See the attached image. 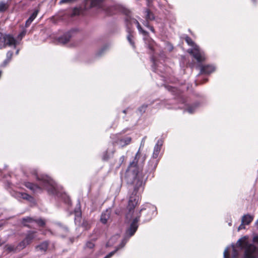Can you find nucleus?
I'll list each match as a JSON object with an SVG mask.
<instances>
[{"label":"nucleus","instance_id":"obj_56","mask_svg":"<svg viewBox=\"0 0 258 258\" xmlns=\"http://www.w3.org/2000/svg\"><path fill=\"white\" fill-rule=\"evenodd\" d=\"M3 226V224H0V228Z\"/></svg>","mask_w":258,"mask_h":258},{"label":"nucleus","instance_id":"obj_13","mask_svg":"<svg viewBox=\"0 0 258 258\" xmlns=\"http://www.w3.org/2000/svg\"><path fill=\"white\" fill-rule=\"evenodd\" d=\"M49 242L47 241H45L41 242L40 244L36 246L35 249L37 251L41 252H45L48 249Z\"/></svg>","mask_w":258,"mask_h":258},{"label":"nucleus","instance_id":"obj_21","mask_svg":"<svg viewBox=\"0 0 258 258\" xmlns=\"http://www.w3.org/2000/svg\"><path fill=\"white\" fill-rule=\"evenodd\" d=\"M160 150H161V149L159 148L158 145L155 146L153 155H152V157L151 158L158 159V157Z\"/></svg>","mask_w":258,"mask_h":258},{"label":"nucleus","instance_id":"obj_33","mask_svg":"<svg viewBox=\"0 0 258 258\" xmlns=\"http://www.w3.org/2000/svg\"><path fill=\"white\" fill-rule=\"evenodd\" d=\"M196 107H197V105H194L192 106H189L187 108L186 110L189 113H194Z\"/></svg>","mask_w":258,"mask_h":258},{"label":"nucleus","instance_id":"obj_28","mask_svg":"<svg viewBox=\"0 0 258 258\" xmlns=\"http://www.w3.org/2000/svg\"><path fill=\"white\" fill-rule=\"evenodd\" d=\"M8 7L7 4L4 2L0 3V12H4L6 11Z\"/></svg>","mask_w":258,"mask_h":258},{"label":"nucleus","instance_id":"obj_52","mask_svg":"<svg viewBox=\"0 0 258 258\" xmlns=\"http://www.w3.org/2000/svg\"><path fill=\"white\" fill-rule=\"evenodd\" d=\"M144 210H146V209H141V210H140V212H139V214H141V213L143 211H144Z\"/></svg>","mask_w":258,"mask_h":258},{"label":"nucleus","instance_id":"obj_49","mask_svg":"<svg viewBox=\"0 0 258 258\" xmlns=\"http://www.w3.org/2000/svg\"><path fill=\"white\" fill-rule=\"evenodd\" d=\"M128 108H126L122 111V112L124 114H126L127 113V110Z\"/></svg>","mask_w":258,"mask_h":258},{"label":"nucleus","instance_id":"obj_34","mask_svg":"<svg viewBox=\"0 0 258 258\" xmlns=\"http://www.w3.org/2000/svg\"><path fill=\"white\" fill-rule=\"evenodd\" d=\"M118 250V248H116L114 250L109 252L107 255H106L104 258H110Z\"/></svg>","mask_w":258,"mask_h":258},{"label":"nucleus","instance_id":"obj_45","mask_svg":"<svg viewBox=\"0 0 258 258\" xmlns=\"http://www.w3.org/2000/svg\"><path fill=\"white\" fill-rule=\"evenodd\" d=\"M149 21H147V20H146L143 21V24H144V25L145 26H146L147 28H149L150 27V26L149 25Z\"/></svg>","mask_w":258,"mask_h":258},{"label":"nucleus","instance_id":"obj_25","mask_svg":"<svg viewBox=\"0 0 258 258\" xmlns=\"http://www.w3.org/2000/svg\"><path fill=\"white\" fill-rule=\"evenodd\" d=\"M108 45H104L97 52L96 55L97 56H101L108 49Z\"/></svg>","mask_w":258,"mask_h":258},{"label":"nucleus","instance_id":"obj_43","mask_svg":"<svg viewBox=\"0 0 258 258\" xmlns=\"http://www.w3.org/2000/svg\"><path fill=\"white\" fill-rule=\"evenodd\" d=\"M224 258H229V253L227 249H226L224 250Z\"/></svg>","mask_w":258,"mask_h":258},{"label":"nucleus","instance_id":"obj_5","mask_svg":"<svg viewBox=\"0 0 258 258\" xmlns=\"http://www.w3.org/2000/svg\"><path fill=\"white\" fill-rule=\"evenodd\" d=\"M120 11L122 13H123L125 16V27H126V19L128 18V22L132 24V29H133V24L135 23L137 25V28L139 31L143 34L145 36L148 35L149 33L147 31L144 30L140 25L139 22L135 18H133L131 16V11L124 8H122L120 9Z\"/></svg>","mask_w":258,"mask_h":258},{"label":"nucleus","instance_id":"obj_26","mask_svg":"<svg viewBox=\"0 0 258 258\" xmlns=\"http://www.w3.org/2000/svg\"><path fill=\"white\" fill-rule=\"evenodd\" d=\"M34 222H36L40 227H43L45 225V221L41 218L38 219H34Z\"/></svg>","mask_w":258,"mask_h":258},{"label":"nucleus","instance_id":"obj_9","mask_svg":"<svg viewBox=\"0 0 258 258\" xmlns=\"http://www.w3.org/2000/svg\"><path fill=\"white\" fill-rule=\"evenodd\" d=\"M128 19H126V31L127 33V39L133 48H135V43L134 41V36L133 35L134 30L132 29V24L128 22Z\"/></svg>","mask_w":258,"mask_h":258},{"label":"nucleus","instance_id":"obj_2","mask_svg":"<svg viewBox=\"0 0 258 258\" xmlns=\"http://www.w3.org/2000/svg\"><path fill=\"white\" fill-rule=\"evenodd\" d=\"M36 179L39 181V185L27 181L24 182L23 185L33 192L43 188L47 190L49 194L57 197L62 196V194L58 190L56 183L50 177L45 175H36Z\"/></svg>","mask_w":258,"mask_h":258},{"label":"nucleus","instance_id":"obj_38","mask_svg":"<svg viewBox=\"0 0 258 258\" xmlns=\"http://www.w3.org/2000/svg\"><path fill=\"white\" fill-rule=\"evenodd\" d=\"M5 248L7 250H8L9 252L12 251L15 249L14 247L13 246L10 245H6Z\"/></svg>","mask_w":258,"mask_h":258},{"label":"nucleus","instance_id":"obj_55","mask_svg":"<svg viewBox=\"0 0 258 258\" xmlns=\"http://www.w3.org/2000/svg\"><path fill=\"white\" fill-rule=\"evenodd\" d=\"M145 160V157H143V160L144 161Z\"/></svg>","mask_w":258,"mask_h":258},{"label":"nucleus","instance_id":"obj_27","mask_svg":"<svg viewBox=\"0 0 258 258\" xmlns=\"http://www.w3.org/2000/svg\"><path fill=\"white\" fill-rule=\"evenodd\" d=\"M29 245L28 243H27L25 240L24 239L21 242H20L18 245V247L19 249H22L26 247L27 245Z\"/></svg>","mask_w":258,"mask_h":258},{"label":"nucleus","instance_id":"obj_8","mask_svg":"<svg viewBox=\"0 0 258 258\" xmlns=\"http://www.w3.org/2000/svg\"><path fill=\"white\" fill-rule=\"evenodd\" d=\"M187 52L192 55L199 62H201L205 59L204 56L200 52L199 47L197 45H196L192 49H188Z\"/></svg>","mask_w":258,"mask_h":258},{"label":"nucleus","instance_id":"obj_1","mask_svg":"<svg viewBox=\"0 0 258 258\" xmlns=\"http://www.w3.org/2000/svg\"><path fill=\"white\" fill-rule=\"evenodd\" d=\"M140 156V153L139 151L134 160L130 164L125 175V180L131 190L125 213L126 218L129 220L133 218L135 208L138 205L140 199V194L138 192L139 188L146 182L150 175L153 174L159 160L151 158L148 163L147 169L145 170V172L139 173L137 171V165Z\"/></svg>","mask_w":258,"mask_h":258},{"label":"nucleus","instance_id":"obj_60","mask_svg":"<svg viewBox=\"0 0 258 258\" xmlns=\"http://www.w3.org/2000/svg\"><path fill=\"white\" fill-rule=\"evenodd\" d=\"M34 174H36V171H35V172H34Z\"/></svg>","mask_w":258,"mask_h":258},{"label":"nucleus","instance_id":"obj_50","mask_svg":"<svg viewBox=\"0 0 258 258\" xmlns=\"http://www.w3.org/2000/svg\"><path fill=\"white\" fill-rule=\"evenodd\" d=\"M63 229H64V230L65 231L68 232V231H69L68 228L67 227H63Z\"/></svg>","mask_w":258,"mask_h":258},{"label":"nucleus","instance_id":"obj_31","mask_svg":"<svg viewBox=\"0 0 258 258\" xmlns=\"http://www.w3.org/2000/svg\"><path fill=\"white\" fill-rule=\"evenodd\" d=\"M148 107L147 104H143L138 108V111L143 114L145 112L147 108Z\"/></svg>","mask_w":258,"mask_h":258},{"label":"nucleus","instance_id":"obj_37","mask_svg":"<svg viewBox=\"0 0 258 258\" xmlns=\"http://www.w3.org/2000/svg\"><path fill=\"white\" fill-rule=\"evenodd\" d=\"M154 42L153 40H151L149 42V43L148 45V48L151 50V51H154Z\"/></svg>","mask_w":258,"mask_h":258},{"label":"nucleus","instance_id":"obj_35","mask_svg":"<svg viewBox=\"0 0 258 258\" xmlns=\"http://www.w3.org/2000/svg\"><path fill=\"white\" fill-rule=\"evenodd\" d=\"M110 158V156L108 155V152L106 151L103 153L102 156V160L103 161H107Z\"/></svg>","mask_w":258,"mask_h":258},{"label":"nucleus","instance_id":"obj_53","mask_svg":"<svg viewBox=\"0 0 258 258\" xmlns=\"http://www.w3.org/2000/svg\"><path fill=\"white\" fill-rule=\"evenodd\" d=\"M18 53H19V50H17L16 53L17 54H18Z\"/></svg>","mask_w":258,"mask_h":258},{"label":"nucleus","instance_id":"obj_10","mask_svg":"<svg viewBox=\"0 0 258 258\" xmlns=\"http://www.w3.org/2000/svg\"><path fill=\"white\" fill-rule=\"evenodd\" d=\"M200 74L209 75L215 71V68L212 65H199Z\"/></svg>","mask_w":258,"mask_h":258},{"label":"nucleus","instance_id":"obj_54","mask_svg":"<svg viewBox=\"0 0 258 258\" xmlns=\"http://www.w3.org/2000/svg\"><path fill=\"white\" fill-rule=\"evenodd\" d=\"M77 214H78V215H81V213H80V212H78V213H77Z\"/></svg>","mask_w":258,"mask_h":258},{"label":"nucleus","instance_id":"obj_48","mask_svg":"<svg viewBox=\"0 0 258 258\" xmlns=\"http://www.w3.org/2000/svg\"><path fill=\"white\" fill-rule=\"evenodd\" d=\"M5 243V241H3L2 239H0V246L3 245Z\"/></svg>","mask_w":258,"mask_h":258},{"label":"nucleus","instance_id":"obj_44","mask_svg":"<svg viewBox=\"0 0 258 258\" xmlns=\"http://www.w3.org/2000/svg\"><path fill=\"white\" fill-rule=\"evenodd\" d=\"M162 144H163V142L162 140H159L158 141H157V143H156V144L155 145V146H158L159 148H160L161 149V146H162Z\"/></svg>","mask_w":258,"mask_h":258},{"label":"nucleus","instance_id":"obj_58","mask_svg":"<svg viewBox=\"0 0 258 258\" xmlns=\"http://www.w3.org/2000/svg\"><path fill=\"white\" fill-rule=\"evenodd\" d=\"M175 94H177L178 95H179V94H176V93H173V95H175Z\"/></svg>","mask_w":258,"mask_h":258},{"label":"nucleus","instance_id":"obj_17","mask_svg":"<svg viewBox=\"0 0 258 258\" xmlns=\"http://www.w3.org/2000/svg\"><path fill=\"white\" fill-rule=\"evenodd\" d=\"M253 220V217L249 215H245L242 217L241 222L245 224H249Z\"/></svg>","mask_w":258,"mask_h":258},{"label":"nucleus","instance_id":"obj_4","mask_svg":"<svg viewBox=\"0 0 258 258\" xmlns=\"http://www.w3.org/2000/svg\"><path fill=\"white\" fill-rule=\"evenodd\" d=\"M104 0H84L83 6L74 8L71 14L72 17L84 15L85 11L92 7H98L101 8L102 4Z\"/></svg>","mask_w":258,"mask_h":258},{"label":"nucleus","instance_id":"obj_46","mask_svg":"<svg viewBox=\"0 0 258 258\" xmlns=\"http://www.w3.org/2000/svg\"><path fill=\"white\" fill-rule=\"evenodd\" d=\"M244 228H245L244 223H242L241 222V224L239 226V227L238 228V230L239 231V230L244 229Z\"/></svg>","mask_w":258,"mask_h":258},{"label":"nucleus","instance_id":"obj_14","mask_svg":"<svg viewBox=\"0 0 258 258\" xmlns=\"http://www.w3.org/2000/svg\"><path fill=\"white\" fill-rule=\"evenodd\" d=\"M110 216V212L107 210L104 212L102 213L100 218V221L104 224L107 223L108 220Z\"/></svg>","mask_w":258,"mask_h":258},{"label":"nucleus","instance_id":"obj_20","mask_svg":"<svg viewBox=\"0 0 258 258\" xmlns=\"http://www.w3.org/2000/svg\"><path fill=\"white\" fill-rule=\"evenodd\" d=\"M91 223L90 221L84 219L83 220L81 226L84 228L85 230H88L91 228Z\"/></svg>","mask_w":258,"mask_h":258},{"label":"nucleus","instance_id":"obj_11","mask_svg":"<svg viewBox=\"0 0 258 258\" xmlns=\"http://www.w3.org/2000/svg\"><path fill=\"white\" fill-rule=\"evenodd\" d=\"M72 31H69L64 34L62 36L58 38V42L60 44H66L70 40V39L72 38Z\"/></svg>","mask_w":258,"mask_h":258},{"label":"nucleus","instance_id":"obj_32","mask_svg":"<svg viewBox=\"0 0 258 258\" xmlns=\"http://www.w3.org/2000/svg\"><path fill=\"white\" fill-rule=\"evenodd\" d=\"M131 140L132 139L131 137H127L124 139L121 140L120 141L124 143V145H127L131 143Z\"/></svg>","mask_w":258,"mask_h":258},{"label":"nucleus","instance_id":"obj_42","mask_svg":"<svg viewBox=\"0 0 258 258\" xmlns=\"http://www.w3.org/2000/svg\"><path fill=\"white\" fill-rule=\"evenodd\" d=\"M32 20H31L30 19L28 18V20L26 21L25 23V27H28L30 26L31 23L32 22Z\"/></svg>","mask_w":258,"mask_h":258},{"label":"nucleus","instance_id":"obj_16","mask_svg":"<svg viewBox=\"0 0 258 258\" xmlns=\"http://www.w3.org/2000/svg\"><path fill=\"white\" fill-rule=\"evenodd\" d=\"M117 7L116 6H112L107 8L105 9L106 13L108 15H112L115 14L117 11Z\"/></svg>","mask_w":258,"mask_h":258},{"label":"nucleus","instance_id":"obj_18","mask_svg":"<svg viewBox=\"0 0 258 258\" xmlns=\"http://www.w3.org/2000/svg\"><path fill=\"white\" fill-rule=\"evenodd\" d=\"M145 13H146L145 16V19L147 21H153L155 19V16L153 13L149 10L146 9L145 11Z\"/></svg>","mask_w":258,"mask_h":258},{"label":"nucleus","instance_id":"obj_6","mask_svg":"<svg viewBox=\"0 0 258 258\" xmlns=\"http://www.w3.org/2000/svg\"><path fill=\"white\" fill-rule=\"evenodd\" d=\"M17 42L15 38L10 34H7L0 32V49L7 46L16 47Z\"/></svg>","mask_w":258,"mask_h":258},{"label":"nucleus","instance_id":"obj_30","mask_svg":"<svg viewBox=\"0 0 258 258\" xmlns=\"http://www.w3.org/2000/svg\"><path fill=\"white\" fill-rule=\"evenodd\" d=\"M39 10L38 9L34 10V12H33V13L31 14V15L30 16V17L29 18L31 20L33 21L35 19L36 16H37V15L39 13Z\"/></svg>","mask_w":258,"mask_h":258},{"label":"nucleus","instance_id":"obj_59","mask_svg":"<svg viewBox=\"0 0 258 258\" xmlns=\"http://www.w3.org/2000/svg\"><path fill=\"white\" fill-rule=\"evenodd\" d=\"M207 80H208L207 79H205V82H207Z\"/></svg>","mask_w":258,"mask_h":258},{"label":"nucleus","instance_id":"obj_57","mask_svg":"<svg viewBox=\"0 0 258 258\" xmlns=\"http://www.w3.org/2000/svg\"><path fill=\"white\" fill-rule=\"evenodd\" d=\"M254 3H255L256 0H252Z\"/></svg>","mask_w":258,"mask_h":258},{"label":"nucleus","instance_id":"obj_19","mask_svg":"<svg viewBox=\"0 0 258 258\" xmlns=\"http://www.w3.org/2000/svg\"><path fill=\"white\" fill-rule=\"evenodd\" d=\"M34 222V219L30 217L23 218L22 219V224L25 227H29L27 223H32Z\"/></svg>","mask_w":258,"mask_h":258},{"label":"nucleus","instance_id":"obj_47","mask_svg":"<svg viewBox=\"0 0 258 258\" xmlns=\"http://www.w3.org/2000/svg\"><path fill=\"white\" fill-rule=\"evenodd\" d=\"M152 32L155 33V31L153 26H150V27L148 28Z\"/></svg>","mask_w":258,"mask_h":258},{"label":"nucleus","instance_id":"obj_3","mask_svg":"<svg viewBox=\"0 0 258 258\" xmlns=\"http://www.w3.org/2000/svg\"><path fill=\"white\" fill-rule=\"evenodd\" d=\"M254 244L248 241V237L245 236L240 238L236 243V246L244 250V258H255L258 254V235L253 238Z\"/></svg>","mask_w":258,"mask_h":258},{"label":"nucleus","instance_id":"obj_15","mask_svg":"<svg viewBox=\"0 0 258 258\" xmlns=\"http://www.w3.org/2000/svg\"><path fill=\"white\" fill-rule=\"evenodd\" d=\"M17 195L18 198H22L28 201L32 202L33 200V198L31 196L25 192H18Z\"/></svg>","mask_w":258,"mask_h":258},{"label":"nucleus","instance_id":"obj_36","mask_svg":"<svg viewBox=\"0 0 258 258\" xmlns=\"http://www.w3.org/2000/svg\"><path fill=\"white\" fill-rule=\"evenodd\" d=\"M169 90L173 93H176V94H180L179 90L177 88L172 87H169L168 88Z\"/></svg>","mask_w":258,"mask_h":258},{"label":"nucleus","instance_id":"obj_23","mask_svg":"<svg viewBox=\"0 0 258 258\" xmlns=\"http://www.w3.org/2000/svg\"><path fill=\"white\" fill-rule=\"evenodd\" d=\"M185 40L189 46L193 47V48H194V47L197 45L195 44V42L192 41L191 38L188 36H186L185 37Z\"/></svg>","mask_w":258,"mask_h":258},{"label":"nucleus","instance_id":"obj_51","mask_svg":"<svg viewBox=\"0 0 258 258\" xmlns=\"http://www.w3.org/2000/svg\"><path fill=\"white\" fill-rule=\"evenodd\" d=\"M74 240H75V238H70V241H71L72 243H73L74 242Z\"/></svg>","mask_w":258,"mask_h":258},{"label":"nucleus","instance_id":"obj_29","mask_svg":"<svg viewBox=\"0 0 258 258\" xmlns=\"http://www.w3.org/2000/svg\"><path fill=\"white\" fill-rule=\"evenodd\" d=\"M128 239L129 238H128V237L125 236L124 239L122 240V242L120 244V245L116 248H118V249H119L120 248H121L123 247H124V246L125 245L127 241H128Z\"/></svg>","mask_w":258,"mask_h":258},{"label":"nucleus","instance_id":"obj_40","mask_svg":"<svg viewBox=\"0 0 258 258\" xmlns=\"http://www.w3.org/2000/svg\"><path fill=\"white\" fill-rule=\"evenodd\" d=\"M26 30H23L18 35V38L22 39L26 34Z\"/></svg>","mask_w":258,"mask_h":258},{"label":"nucleus","instance_id":"obj_39","mask_svg":"<svg viewBox=\"0 0 258 258\" xmlns=\"http://www.w3.org/2000/svg\"><path fill=\"white\" fill-rule=\"evenodd\" d=\"M76 0H61L59 2L60 4H63L65 3H72L75 2Z\"/></svg>","mask_w":258,"mask_h":258},{"label":"nucleus","instance_id":"obj_22","mask_svg":"<svg viewBox=\"0 0 258 258\" xmlns=\"http://www.w3.org/2000/svg\"><path fill=\"white\" fill-rule=\"evenodd\" d=\"M95 245L94 243L92 241H91V240L88 241L85 244L84 248L85 249L88 248L90 249H92L94 248Z\"/></svg>","mask_w":258,"mask_h":258},{"label":"nucleus","instance_id":"obj_7","mask_svg":"<svg viewBox=\"0 0 258 258\" xmlns=\"http://www.w3.org/2000/svg\"><path fill=\"white\" fill-rule=\"evenodd\" d=\"M140 215L137 216L131 223L130 227L126 231V236L130 238L133 236L138 228V222L139 220Z\"/></svg>","mask_w":258,"mask_h":258},{"label":"nucleus","instance_id":"obj_12","mask_svg":"<svg viewBox=\"0 0 258 258\" xmlns=\"http://www.w3.org/2000/svg\"><path fill=\"white\" fill-rule=\"evenodd\" d=\"M36 231L31 230L28 231L26 234L25 238H24L25 241L28 243V244H31L33 240L36 238Z\"/></svg>","mask_w":258,"mask_h":258},{"label":"nucleus","instance_id":"obj_24","mask_svg":"<svg viewBox=\"0 0 258 258\" xmlns=\"http://www.w3.org/2000/svg\"><path fill=\"white\" fill-rule=\"evenodd\" d=\"M13 55V52L12 51H9L7 53V59L5 60L4 63L7 64L11 60V58Z\"/></svg>","mask_w":258,"mask_h":258},{"label":"nucleus","instance_id":"obj_41","mask_svg":"<svg viewBox=\"0 0 258 258\" xmlns=\"http://www.w3.org/2000/svg\"><path fill=\"white\" fill-rule=\"evenodd\" d=\"M233 254L234 258L237 257L238 255V252L234 247L233 248Z\"/></svg>","mask_w":258,"mask_h":258}]
</instances>
